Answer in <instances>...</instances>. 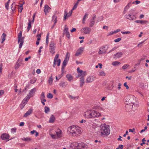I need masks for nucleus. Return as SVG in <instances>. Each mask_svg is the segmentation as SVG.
<instances>
[{
	"mask_svg": "<svg viewBox=\"0 0 149 149\" xmlns=\"http://www.w3.org/2000/svg\"><path fill=\"white\" fill-rule=\"evenodd\" d=\"M136 97L132 95H129L126 96L125 98V103L126 104L125 107L127 109V111H130L131 109L135 110L134 107H137V104L134 105V103L136 102Z\"/></svg>",
	"mask_w": 149,
	"mask_h": 149,
	"instance_id": "1",
	"label": "nucleus"
},
{
	"mask_svg": "<svg viewBox=\"0 0 149 149\" xmlns=\"http://www.w3.org/2000/svg\"><path fill=\"white\" fill-rule=\"evenodd\" d=\"M81 128L77 126L73 125L69 127L68 129L69 134L72 136H79L81 133Z\"/></svg>",
	"mask_w": 149,
	"mask_h": 149,
	"instance_id": "2",
	"label": "nucleus"
},
{
	"mask_svg": "<svg viewBox=\"0 0 149 149\" xmlns=\"http://www.w3.org/2000/svg\"><path fill=\"white\" fill-rule=\"evenodd\" d=\"M84 116L87 118H91L101 116V114L94 110H89L84 113Z\"/></svg>",
	"mask_w": 149,
	"mask_h": 149,
	"instance_id": "3",
	"label": "nucleus"
},
{
	"mask_svg": "<svg viewBox=\"0 0 149 149\" xmlns=\"http://www.w3.org/2000/svg\"><path fill=\"white\" fill-rule=\"evenodd\" d=\"M100 127V132L102 134L108 135L110 133V131L108 125L104 124L102 125Z\"/></svg>",
	"mask_w": 149,
	"mask_h": 149,
	"instance_id": "4",
	"label": "nucleus"
},
{
	"mask_svg": "<svg viewBox=\"0 0 149 149\" xmlns=\"http://www.w3.org/2000/svg\"><path fill=\"white\" fill-rule=\"evenodd\" d=\"M22 31H21L19 33L18 36V43H19L20 42V43L19 45V48H21L24 43V37H22Z\"/></svg>",
	"mask_w": 149,
	"mask_h": 149,
	"instance_id": "5",
	"label": "nucleus"
},
{
	"mask_svg": "<svg viewBox=\"0 0 149 149\" xmlns=\"http://www.w3.org/2000/svg\"><path fill=\"white\" fill-rule=\"evenodd\" d=\"M59 56V54H57L54 58V64L53 66L54 67H55V66L56 65V64L58 66H59L60 65V63H61V59H58V60H57V59L58 58Z\"/></svg>",
	"mask_w": 149,
	"mask_h": 149,
	"instance_id": "6",
	"label": "nucleus"
},
{
	"mask_svg": "<svg viewBox=\"0 0 149 149\" xmlns=\"http://www.w3.org/2000/svg\"><path fill=\"white\" fill-rule=\"evenodd\" d=\"M55 47L54 42L53 41L51 42L49 44L50 52L53 54L55 53Z\"/></svg>",
	"mask_w": 149,
	"mask_h": 149,
	"instance_id": "7",
	"label": "nucleus"
},
{
	"mask_svg": "<svg viewBox=\"0 0 149 149\" xmlns=\"http://www.w3.org/2000/svg\"><path fill=\"white\" fill-rule=\"evenodd\" d=\"M77 145L78 149H85L87 148V145L83 143H79Z\"/></svg>",
	"mask_w": 149,
	"mask_h": 149,
	"instance_id": "8",
	"label": "nucleus"
},
{
	"mask_svg": "<svg viewBox=\"0 0 149 149\" xmlns=\"http://www.w3.org/2000/svg\"><path fill=\"white\" fill-rule=\"evenodd\" d=\"M125 17L126 18L130 20L135 19L136 18V17L135 15H134L130 14H126Z\"/></svg>",
	"mask_w": 149,
	"mask_h": 149,
	"instance_id": "9",
	"label": "nucleus"
},
{
	"mask_svg": "<svg viewBox=\"0 0 149 149\" xmlns=\"http://www.w3.org/2000/svg\"><path fill=\"white\" fill-rule=\"evenodd\" d=\"M10 137V136L9 134L7 133H3L1 136V139L3 140H8Z\"/></svg>",
	"mask_w": 149,
	"mask_h": 149,
	"instance_id": "10",
	"label": "nucleus"
},
{
	"mask_svg": "<svg viewBox=\"0 0 149 149\" xmlns=\"http://www.w3.org/2000/svg\"><path fill=\"white\" fill-rule=\"evenodd\" d=\"M81 31L84 32V33L86 34H89L90 33L91 29L87 27H84L82 28Z\"/></svg>",
	"mask_w": 149,
	"mask_h": 149,
	"instance_id": "11",
	"label": "nucleus"
},
{
	"mask_svg": "<svg viewBox=\"0 0 149 149\" xmlns=\"http://www.w3.org/2000/svg\"><path fill=\"white\" fill-rule=\"evenodd\" d=\"M84 50V48L83 47L79 48L76 51L75 56H79L81 55L83 52Z\"/></svg>",
	"mask_w": 149,
	"mask_h": 149,
	"instance_id": "12",
	"label": "nucleus"
},
{
	"mask_svg": "<svg viewBox=\"0 0 149 149\" xmlns=\"http://www.w3.org/2000/svg\"><path fill=\"white\" fill-rule=\"evenodd\" d=\"M33 112V109L32 108H30L28 111L24 114L23 117L25 118L29 116Z\"/></svg>",
	"mask_w": 149,
	"mask_h": 149,
	"instance_id": "13",
	"label": "nucleus"
},
{
	"mask_svg": "<svg viewBox=\"0 0 149 149\" xmlns=\"http://www.w3.org/2000/svg\"><path fill=\"white\" fill-rule=\"evenodd\" d=\"M95 77L93 76L88 77L86 80V82L87 83H90L94 81Z\"/></svg>",
	"mask_w": 149,
	"mask_h": 149,
	"instance_id": "14",
	"label": "nucleus"
},
{
	"mask_svg": "<svg viewBox=\"0 0 149 149\" xmlns=\"http://www.w3.org/2000/svg\"><path fill=\"white\" fill-rule=\"evenodd\" d=\"M50 9L51 8L49 7L48 5L47 4L45 5V9H44V12L45 13V14L47 15V13L50 11Z\"/></svg>",
	"mask_w": 149,
	"mask_h": 149,
	"instance_id": "15",
	"label": "nucleus"
},
{
	"mask_svg": "<svg viewBox=\"0 0 149 149\" xmlns=\"http://www.w3.org/2000/svg\"><path fill=\"white\" fill-rule=\"evenodd\" d=\"M123 53L121 52H117L114 55V58L115 59L121 57Z\"/></svg>",
	"mask_w": 149,
	"mask_h": 149,
	"instance_id": "16",
	"label": "nucleus"
},
{
	"mask_svg": "<svg viewBox=\"0 0 149 149\" xmlns=\"http://www.w3.org/2000/svg\"><path fill=\"white\" fill-rule=\"evenodd\" d=\"M68 61L64 59V61L63 62L62 64V67L61 68V71H62V73L63 71V70L65 67L66 66L67 63H68Z\"/></svg>",
	"mask_w": 149,
	"mask_h": 149,
	"instance_id": "17",
	"label": "nucleus"
},
{
	"mask_svg": "<svg viewBox=\"0 0 149 149\" xmlns=\"http://www.w3.org/2000/svg\"><path fill=\"white\" fill-rule=\"evenodd\" d=\"M134 22L137 23H140L141 24H146L148 22L146 20H137L135 21Z\"/></svg>",
	"mask_w": 149,
	"mask_h": 149,
	"instance_id": "18",
	"label": "nucleus"
},
{
	"mask_svg": "<svg viewBox=\"0 0 149 149\" xmlns=\"http://www.w3.org/2000/svg\"><path fill=\"white\" fill-rule=\"evenodd\" d=\"M85 83L84 79L83 77H81L80 79V86L81 87H82Z\"/></svg>",
	"mask_w": 149,
	"mask_h": 149,
	"instance_id": "19",
	"label": "nucleus"
},
{
	"mask_svg": "<svg viewBox=\"0 0 149 149\" xmlns=\"http://www.w3.org/2000/svg\"><path fill=\"white\" fill-rule=\"evenodd\" d=\"M66 77L68 81H71L73 80V77L71 75V74H67Z\"/></svg>",
	"mask_w": 149,
	"mask_h": 149,
	"instance_id": "20",
	"label": "nucleus"
},
{
	"mask_svg": "<svg viewBox=\"0 0 149 149\" xmlns=\"http://www.w3.org/2000/svg\"><path fill=\"white\" fill-rule=\"evenodd\" d=\"M21 61L20 60H18L17 62L16 63L15 65V69H17L20 66V64H21Z\"/></svg>",
	"mask_w": 149,
	"mask_h": 149,
	"instance_id": "21",
	"label": "nucleus"
},
{
	"mask_svg": "<svg viewBox=\"0 0 149 149\" xmlns=\"http://www.w3.org/2000/svg\"><path fill=\"white\" fill-rule=\"evenodd\" d=\"M67 85V82H61L59 84V85L60 87L64 88H65Z\"/></svg>",
	"mask_w": 149,
	"mask_h": 149,
	"instance_id": "22",
	"label": "nucleus"
},
{
	"mask_svg": "<svg viewBox=\"0 0 149 149\" xmlns=\"http://www.w3.org/2000/svg\"><path fill=\"white\" fill-rule=\"evenodd\" d=\"M36 91V88H33L30 91L29 94L30 95H31V97H32L33 95V94L35 93Z\"/></svg>",
	"mask_w": 149,
	"mask_h": 149,
	"instance_id": "23",
	"label": "nucleus"
},
{
	"mask_svg": "<svg viewBox=\"0 0 149 149\" xmlns=\"http://www.w3.org/2000/svg\"><path fill=\"white\" fill-rule=\"evenodd\" d=\"M61 131L59 129H58L56 132V134L58 137H61Z\"/></svg>",
	"mask_w": 149,
	"mask_h": 149,
	"instance_id": "24",
	"label": "nucleus"
},
{
	"mask_svg": "<svg viewBox=\"0 0 149 149\" xmlns=\"http://www.w3.org/2000/svg\"><path fill=\"white\" fill-rule=\"evenodd\" d=\"M21 139L24 141L29 142L31 141L32 139L30 137H24L23 138H22Z\"/></svg>",
	"mask_w": 149,
	"mask_h": 149,
	"instance_id": "25",
	"label": "nucleus"
},
{
	"mask_svg": "<svg viewBox=\"0 0 149 149\" xmlns=\"http://www.w3.org/2000/svg\"><path fill=\"white\" fill-rule=\"evenodd\" d=\"M52 21H54L55 24L57 22V16L55 15H54L53 16Z\"/></svg>",
	"mask_w": 149,
	"mask_h": 149,
	"instance_id": "26",
	"label": "nucleus"
},
{
	"mask_svg": "<svg viewBox=\"0 0 149 149\" xmlns=\"http://www.w3.org/2000/svg\"><path fill=\"white\" fill-rule=\"evenodd\" d=\"M55 117L53 115H52L50 118L49 122L50 123H53L55 120Z\"/></svg>",
	"mask_w": 149,
	"mask_h": 149,
	"instance_id": "27",
	"label": "nucleus"
},
{
	"mask_svg": "<svg viewBox=\"0 0 149 149\" xmlns=\"http://www.w3.org/2000/svg\"><path fill=\"white\" fill-rule=\"evenodd\" d=\"M77 6H76V5H74V6L72 8V10H71L70 12H69V14H70V15H69L68 17H70L72 15V10H75V9L77 8Z\"/></svg>",
	"mask_w": 149,
	"mask_h": 149,
	"instance_id": "28",
	"label": "nucleus"
},
{
	"mask_svg": "<svg viewBox=\"0 0 149 149\" xmlns=\"http://www.w3.org/2000/svg\"><path fill=\"white\" fill-rule=\"evenodd\" d=\"M68 97L70 99H71L73 100L78 99L79 98V96L74 97L71 95H69L68 96Z\"/></svg>",
	"mask_w": 149,
	"mask_h": 149,
	"instance_id": "29",
	"label": "nucleus"
},
{
	"mask_svg": "<svg viewBox=\"0 0 149 149\" xmlns=\"http://www.w3.org/2000/svg\"><path fill=\"white\" fill-rule=\"evenodd\" d=\"M88 14L86 13H85V15H84L83 19H82V23L83 24H85V21L86 20V17H88Z\"/></svg>",
	"mask_w": 149,
	"mask_h": 149,
	"instance_id": "30",
	"label": "nucleus"
},
{
	"mask_svg": "<svg viewBox=\"0 0 149 149\" xmlns=\"http://www.w3.org/2000/svg\"><path fill=\"white\" fill-rule=\"evenodd\" d=\"M6 34L3 33L2 36L1 38H2L1 43H3V42L6 39Z\"/></svg>",
	"mask_w": 149,
	"mask_h": 149,
	"instance_id": "31",
	"label": "nucleus"
},
{
	"mask_svg": "<svg viewBox=\"0 0 149 149\" xmlns=\"http://www.w3.org/2000/svg\"><path fill=\"white\" fill-rule=\"evenodd\" d=\"M69 15H70L69 12V13L68 14V13H67V12L66 11H65V13H64V15L63 20L64 21L68 17Z\"/></svg>",
	"mask_w": 149,
	"mask_h": 149,
	"instance_id": "32",
	"label": "nucleus"
},
{
	"mask_svg": "<svg viewBox=\"0 0 149 149\" xmlns=\"http://www.w3.org/2000/svg\"><path fill=\"white\" fill-rule=\"evenodd\" d=\"M45 112L46 113H47L50 111V109L49 107H45Z\"/></svg>",
	"mask_w": 149,
	"mask_h": 149,
	"instance_id": "33",
	"label": "nucleus"
},
{
	"mask_svg": "<svg viewBox=\"0 0 149 149\" xmlns=\"http://www.w3.org/2000/svg\"><path fill=\"white\" fill-rule=\"evenodd\" d=\"M31 21L30 19H29V22L28 24V26L27 28V31H29L31 27Z\"/></svg>",
	"mask_w": 149,
	"mask_h": 149,
	"instance_id": "34",
	"label": "nucleus"
},
{
	"mask_svg": "<svg viewBox=\"0 0 149 149\" xmlns=\"http://www.w3.org/2000/svg\"><path fill=\"white\" fill-rule=\"evenodd\" d=\"M95 23V21L94 20H91V21L89 23V26L91 27H92L94 25Z\"/></svg>",
	"mask_w": 149,
	"mask_h": 149,
	"instance_id": "35",
	"label": "nucleus"
},
{
	"mask_svg": "<svg viewBox=\"0 0 149 149\" xmlns=\"http://www.w3.org/2000/svg\"><path fill=\"white\" fill-rule=\"evenodd\" d=\"M16 8L15 4V3H13L11 6V8L12 11H14L15 10Z\"/></svg>",
	"mask_w": 149,
	"mask_h": 149,
	"instance_id": "36",
	"label": "nucleus"
},
{
	"mask_svg": "<svg viewBox=\"0 0 149 149\" xmlns=\"http://www.w3.org/2000/svg\"><path fill=\"white\" fill-rule=\"evenodd\" d=\"M70 56V54L68 52L67 53L65 59L68 61Z\"/></svg>",
	"mask_w": 149,
	"mask_h": 149,
	"instance_id": "37",
	"label": "nucleus"
},
{
	"mask_svg": "<svg viewBox=\"0 0 149 149\" xmlns=\"http://www.w3.org/2000/svg\"><path fill=\"white\" fill-rule=\"evenodd\" d=\"M53 79L52 78V76L50 77L48 80V82L50 84H52V83Z\"/></svg>",
	"mask_w": 149,
	"mask_h": 149,
	"instance_id": "38",
	"label": "nucleus"
},
{
	"mask_svg": "<svg viewBox=\"0 0 149 149\" xmlns=\"http://www.w3.org/2000/svg\"><path fill=\"white\" fill-rule=\"evenodd\" d=\"M120 63V62L117 61H116L113 62L112 63V65L113 66H115L118 65Z\"/></svg>",
	"mask_w": 149,
	"mask_h": 149,
	"instance_id": "39",
	"label": "nucleus"
},
{
	"mask_svg": "<svg viewBox=\"0 0 149 149\" xmlns=\"http://www.w3.org/2000/svg\"><path fill=\"white\" fill-rule=\"evenodd\" d=\"M105 73L103 71H101L99 72V75L100 76H104Z\"/></svg>",
	"mask_w": 149,
	"mask_h": 149,
	"instance_id": "40",
	"label": "nucleus"
},
{
	"mask_svg": "<svg viewBox=\"0 0 149 149\" xmlns=\"http://www.w3.org/2000/svg\"><path fill=\"white\" fill-rule=\"evenodd\" d=\"M45 98V96L44 93L43 92H42L40 95V99L41 100H42Z\"/></svg>",
	"mask_w": 149,
	"mask_h": 149,
	"instance_id": "41",
	"label": "nucleus"
},
{
	"mask_svg": "<svg viewBox=\"0 0 149 149\" xmlns=\"http://www.w3.org/2000/svg\"><path fill=\"white\" fill-rule=\"evenodd\" d=\"M18 11L19 12H20L21 13V12L22 10L23 9L22 6V5H18Z\"/></svg>",
	"mask_w": 149,
	"mask_h": 149,
	"instance_id": "42",
	"label": "nucleus"
},
{
	"mask_svg": "<svg viewBox=\"0 0 149 149\" xmlns=\"http://www.w3.org/2000/svg\"><path fill=\"white\" fill-rule=\"evenodd\" d=\"M49 33H48L47 35L46 40V42L47 45L49 43Z\"/></svg>",
	"mask_w": 149,
	"mask_h": 149,
	"instance_id": "43",
	"label": "nucleus"
},
{
	"mask_svg": "<svg viewBox=\"0 0 149 149\" xmlns=\"http://www.w3.org/2000/svg\"><path fill=\"white\" fill-rule=\"evenodd\" d=\"M31 97V95H30L29 94V95H27L26 96V98H25L24 99V100H26L27 101H28V100Z\"/></svg>",
	"mask_w": 149,
	"mask_h": 149,
	"instance_id": "44",
	"label": "nucleus"
},
{
	"mask_svg": "<svg viewBox=\"0 0 149 149\" xmlns=\"http://www.w3.org/2000/svg\"><path fill=\"white\" fill-rule=\"evenodd\" d=\"M68 32V28L67 26V25H65V28H64V33H65L66 32Z\"/></svg>",
	"mask_w": 149,
	"mask_h": 149,
	"instance_id": "45",
	"label": "nucleus"
},
{
	"mask_svg": "<svg viewBox=\"0 0 149 149\" xmlns=\"http://www.w3.org/2000/svg\"><path fill=\"white\" fill-rule=\"evenodd\" d=\"M47 97L48 98L51 99L53 97V96L52 94H51L50 93H49L47 94Z\"/></svg>",
	"mask_w": 149,
	"mask_h": 149,
	"instance_id": "46",
	"label": "nucleus"
},
{
	"mask_svg": "<svg viewBox=\"0 0 149 149\" xmlns=\"http://www.w3.org/2000/svg\"><path fill=\"white\" fill-rule=\"evenodd\" d=\"M36 81V78H34L32 79H31L30 80V82L31 84H34L35 82Z\"/></svg>",
	"mask_w": 149,
	"mask_h": 149,
	"instance_id": "47",
	"label": "nucleus"
},
{
	"mask_svg": "<svg viewBox=\"0 0 149 149\" xmlns=\"http://www.w3.org/2000/svg\"><path fill=\"white\" fill-rule=\"evenodd\" d=\"M87 74L86 72V71H82V73L81 74L82 77H84Z\"/></svg>",
	"mask_w": 149,
	"mask_h": 149,
	"instance_id": "48",
	"label": "nucleus"
},
{
	"mask_svg": "<svg viewBox=\"0 0 149 149\" xmlns=\"http://www.w3.org/2000/svg\"><path fill=\"white\" fill-rule=\"evenodd\" d=\"M129 66V65H128V64H125V65H124L123 67H122V69L123 70H125Z\"/></svg>",
	"mask_w": 149,
	"mask_h": 149,
	"instance_id": "49",
	"label": "nucleus"
},
{
	"mask_svg": "<svg viewBox=\"0 0 149 149\" xmlns=\"http://www.w3.org/2000/svg\"><path fill=\"white\" fill-rule=\"evenodd\" d=\"M104 53H105L104 51H102L101 49H100L99 51L98 52V53L99 54H102Z\"/></svg>",
	"mask_w": 149,
	"mask_h": 149,
	"instance_id": "50",
	"label": "nucleus"
},
{
	"mask_svg": "<svg viewBox=\"0 0 149 149\" xmlns=\"http://www.w3.org/2000/svg\"><path fill=\"white\" fill-rule=\"evenodd\" d=\"M124 86L126 88V89H129V86L127 85V83L125 82L124 84Z\"/></svg>",
	"mask_w": 149,
	"mask_h": 149,
	"instance_id": "51",
	"label": "nucleus"
},
{
	"mask_svg": "<svg viewBox=\"0 0 149 149\" xmlns=\"http://www.w3.org/2000/svg\"><path fill=\"white\" fill-rule=\"evenodd\" d=\"M121 33L123 34H130V32L129 31H126V32H121Z\"/></svg>",
	"mask_w": 149,
	"mask_h": 149,
	"instance_id": "52",
	"label": "nucleus"
},
{
	"mask_svg": "<svg viewBox=\"0 0 149 149\" xmlns=\"http://www.w3.org/2000/svg\"><path fill=\"white\" fill-rule=\"evenodd\" d=\"M121 38H118L114 40V42H118L121 40Z\"/></svg>",
	"mask_w": 149,
	"mask_h": 149,
	"instance_id": "53",
	"label": "nucleus"
},
{
	"mask_svg": "<svg viewBox=\"0 0 149 149\" xmlns=\"http://www.w3.org/2000/svg\"><path fill=\"white\" fill-rule=\"evenodd\" d=\"M17 128H13L11 129V132H16Z\"/></svg>",
	"mask_w": 149,
	"mask_h": 149,
	"instance_id": "54",
	"label": "nucleus"
},
{
	"mask_svg": "<svg viewBox=\"0 0 149 149\" xmlns=\"http://www.w3.org/2000/svg\"><path fill=\"white\" fill-rule=\"evenodd\" d=\"M117 48V47H114V48H112L111 50H110V51H109L108 53H110L111 52H112L114 50H115Z\"/></svg>",
	"mask_w": 149,
	"mask_h": 149,
	"instance_id": "55",
	"label": "nucleus"
},
{
	"mask_svg": "<svg viewBox=\"0 0 149 149\" xmlns=\"http://www.w3.org/2000/svg\"><path fill=\"white\" fill-rule=\"evenodd\" d=\"M4 91L3 90H0V96L2 95L4 93Z\"/></svg>",
	"mask_w": 149,
	"mask_h": 149,
	"instance_id": "56",
	"label": "nucleus"
},
{
	"mask_svg": "<svg viewBox=\"0 0 149 149\" xmlns=\"http://www.w3.org/2000/svg\"><path fill=\"white\" fill-rule=\"evenodd\" d=\"M105 48V47H102L100 48V49H101L102 51H104L105 53L106 52V50H105L104 48Z\"/></svg>",
	"mask_w": 149,
	"mask_h": 149,
	"instance_id": "57",
	"label": "nucleus"
},
{
	"mask_svg": "<svg viewBox=\"0 0 149 149\" xmlns=\"http://www.w3.org/2000/svg\"><path fill=\"white\" fill-rule=\"evenodd\" d=\"M131 4V2L127 4V5L125 6V7L128 9L129 8V7H130Z\"/></svg>",
	"mask_w": 149,
	"mask_h": 149,
	"instance_id": "58",
	"label": "nucleus"
},
{
	"mask_svg": "<svg viewBox=\"0 0 149 149\" xmlns=\"http://www.w3.org/2000/svg\"><path fill=\"white\" fill-rule=\"evenodd\" d=\"M66 37L68 38H69L70 37V34L69 32L65 33Z\"/></svg>",
	"mask_w": 149,
	"mask_h": 149,
	"instance_id": "59",
	"label": "nucleus"
},
{
	"mask_svg": "<svg viewBox=\"0 0 149 149\" xmlns=\"http://www.w3.org/2000/svg\"><path fill=\"white\" fill-rule=\"evenodd\" d=\"M145 59L144 58H141L140 59H139V61H138V62H139V64H138L139 65L140 64V63H141V62L144 59Z\"/></svg>",
	"mask_w": 149,
	"mask_h": 149,
	"instance_id": "60",
	"label": "nucleus"
},
{
	"mask_svg": "<svg viewBox=\"0 0 149 149\" xmlns=\"http://www.w3.org/2000/svg\"><path fill=\"white\" fill-rule=\"evenodd\" d=\"M95 18L96 15L95 14H93L91 20H92H92H94V19H95Z\"/></svg>",
	"mask_w": 149,
	"mask_h": 149,
	"instance_id": "61",
	"label": "nucleus"
},
{
	"mask_svg": "<svg viewBox=\"0 0 149 149\" xmlns=\"http://www.w3.org/2000/svg\"><path fill=\"white\" fill-rule=\"evenodd\" d=\"M63 72H64V71L63 72V73H62V71L61 74L58 75V77L59 79H60L63 76Z\"/></svg>",
	"mask_w": 149,
	"mask_h": 149,
	"instance_id": "62",
	"label": "nucleus"
},
{
	"mask_svg": "<svg viewBox=\"0 0 149 149\" xmlns=\"http://www.w3.org/2000/svg\"><path fill=\"white\" fill-rule=\"evenodd\" d=\"M135 130V129L133 128L132 129H130L129 130V132H133Z\"/></svg>",
	"mask_w": 149,
	"mask_h": 149,
	"instance_id": "63",
	"label": "nucleus"
},
{
	"mask_svg": "<svg viewBox=\"0 0 149 149\" xmlns=\"http://www.w3.org/2000/svg\"><path fill=\"white\" fill-rule=\"evenodd\" d=\"M50 136L52 137L53 139H55L56 138V136L53 134H50Z\"/></svg>",
	"mask_w": 149,
	"mask_h": 149,
	"instance_id": "64",
	"label": "nucleus"
}]
</instances>
